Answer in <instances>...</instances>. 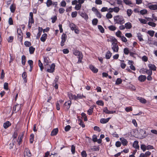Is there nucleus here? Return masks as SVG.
<instances>
[{"label":"nucleus","mask_w":157,"mask_h":157,"mask_svg":"<svg viewBox=\"0 0 157 157\" xmlns=\"http://www.w3.org/2000/svg\"><path fill=\"white\" fill-rule=\"evenodd\" d=\"M73 54L77 56V58L78 59V60L77 62L78 63H82V59L83 58V55L82 53L79 51L77 50H75L73 51Z\"/></svg>","instance_id":"obj_2"},{"label":"nucleus","mask_w":157,"mask_h":157,"mask_svg":"<svg viewBox=\"0 0 157 157\" xmlns=\"http://www.w3.org/2000/svg\"><path fill=\"white\" fill-rule=\"evenodd\" d=\"M115 24L121 25L125 23L123 17L121 15H117L113 17Z\"/></svg>","instance_id":"obj_1"},{"label":"nucleus","mask_w":157,"mask_h":157,"mask_svg":"<svg viewBox=\"0 0 157 157\" xmlns=\"http://www.w3.org/2000/svg\"><path fill=\"white\" fill-rule=\"evenodd\" d=\"M112 53L110 51L108 50L106 52L105 54V58L107 59H110L112 56Z\"/></svg>","instance_id":"obj_28"},{"label":"nucleus","mask_w":157,"mask_h":157,"mask_svg":"<svg viewBox=\"0 0 157 157\" xmlns=\"http://www.w3.org/2000/svg\"><path fill=\"white\" fill-rule=\"evenodd\" d=\"M137 37L140 41H142L144 40L142 37V35L141 34V33L138 34Z\"/></svg>","instance_id":"obj_39"},{"label":"nucleus","mask_w":157,"mask_h":157,"mask_svg":"<svg viewBox=\"0 0 157 157\" xmlns=\"http://www.w3.org/2000/svg\"><path fill=\"white\" fill-rule=\"evenodd\" d=\"M137 99L139 100L140 102L143 104H145L147 102L146 100L144 98L138 97Z\"/></svg>","instance_id":"obj_29"},{"label":"nucleus","mask_w":157,"mask_h":157,"mask_svg":"<svg viewBox=\"0 0 157 157\" xmlns=\"http://www.w3.org/2000/svg\"><path fill=\"white\" fill-rule=\"evenodd\" d=\"M132 13V10L130 9H128L127 11V14L128 17H130Z\"/></svg>","instance_id":"obj_40"},{"label":"nucleus","mask_w":157,"mask_h":157,"mask_svg":"<svg viewBox=\"0 0 157 157\" xmlns=\"http://www.w3.org/2000/svg\"><path fill=\"white\" fill-rule=\"evenodd\" d=\"M98 28L101 33H103L104 32V29L101 25H98Z\"/></svg>","instance_id":"obj_42"},{"label":"nucleus","mask_w":157,"mask_h":157,"mask_svg":"<svg viewBox=\"0 0 157 157\" xmlns=\"http://www.w3.org/2000/svg\"><path fill=\"white\" fill-rule=\"evenodd\" d=\"M94 109L90 107V109L87 110V113L89 115H91L93 112Z\"/></svg>","instance_id":"obj_47"},{"label":"nucleus","mask_w":157,"mask_h":157,"mask_svg":"<svg viewBox=\"0 0 157 157\" xmlns=\"http://www.w3.org/2000/svg\"><path fill=\"white\" fill-rule=\"evenodd\" d=\"M78 121H80L79 124L83 128L85 127V125L83 122L82 120L79 119L78 120Z\"/></svg>","instance_id":"obj_58"},{"label":"nucleus","mask_w":157,"mask_h":157,"mask_svg":"<svg viewBox=\"0 0 157 157\" xmlns=\"http://www.w3.org/2000/svg\"><path fill=\"white\" fill-rule=\"evenodd\" d=\"M5 73L4 71V70L3 69L2 70V72L1 75L0 79H3L5 77Z\"/></svg>","instance_id":"obj_49"},{"label":"nucleus","mask_w":157,"mask_h":157,"mask_svg":"<svg viewBox=\"0 0 157 157\" xmlns=\"http://www.w3.org/2000/svg\"><path fill=\"white\" fill-rule=\"evenodd\" d=\"M106 18L108 19H110L113 17L112 15L109 13L106 14Z\"/></svg>","instance_id":"obj_64"},{"label":"nucleus","mask_w":157,"mask_h":157,"mask_svg":"<svg viewBox=\"0 0 157 157\" xmlns=\"http://www.w3.org/2000/svg\"><path fill=\"white\" fill-rule=\"evenodd\" d=\"M47 35L46 33L43 34L40 38V40L43 42H45L47 39Z\"/></svg>","instance_id":"obj_23"},{"label":"nucleus","mask_w":157,"mask_h":157,"mask_svg":"<svg viewBox=\"0 0 157 157\" xmlns=\"http://www.w3.org/2000/svg\"><path fill=\"white\" fill-rule=\"evenodd\" d=\"M81 16L85 19H88V15L86 13H84L82 14V15Z\"/></svg>","instance_id":"obj_63"},{"label":"nucleus","mask_w":157,"mask_h":157,"mask_svg":"<svg viewBox=\"0 0 157 157\" xmlns=\"http://www.w3.org/2000/svg\"><path fill=\"white\" fill-rule=\"evenodd\" d=\"M147 24L152 27H155L156 25V24L152 22H149L147 23Z\"/></svg>","instance_id":"obj_55"},{"label":"nucleus","mask_w":157,"mask_h":157,"mask_svg":"<svg viewBox=\"0 0 157 157\" xmlns=\"http://www.w3.org/2000/svg\"><path fill=\"white\" fill-rule=\"evenodd\" d=\"M38 66L40 67L41 71H42L44 69V67L40 60H38Z\"/></svg>","instance_id":"obj_37"},{"label":"nucleus","mask_w":157,"mask_h":157,"mask_svg":"<svg viewBox=\"0 0 157 157\" xmlns=\"http://www.w3.org/2000/svg\"><path fill=\"white\" fill-rule=\"evenodd\" d=\"M46 3L47 7H49L52 6L53 4V2L52 0H47Z\"/></svg>","instance_id":"obj_34"},{"label":"nucleus","mask_w":157,"mask_h":157,"mask_svg":"<svg viewBox=\"0 0 157 157\" xmlns=\"http://www.w3.org/2000/svg\"><path fill=\"white\" fill-rule=\"evenodd\" d=\"M77 15V12L75 11L72 12L71 16L72 18L75 17Z\"/></svg>","instance_id":"obj_53"},{"label":"nucleus","mask_w":157,"mask_h":157,"mask_svg":"<svg viewBox=\"0 0 157 157\" xmlns=\"http://www.w3.org/2000/svg\"><path fill=\"white\" fill-rule=\"evenodd\" d=\"M89 68L94 73H97L98 71V69L92 64L89 65Z\"/></svg>","instance_id":"obj_12"},{"label":"nucleus","mask_w":157,"mask_h":157,"mask_svg":"<svg viewBox=\"0 0 157 157\" xmlns=\"http://www.w3.org/2000/svg\"><path fill=\"white\" fill-rule=\"evenodd\" d=\"M122 80L121 78H117L116 82L115 84L117 85H118L121 83Z\"/></svg>","instance_id":"obj_48"},{"label":"nucleus","mask_w":157,"mask_h":157,"mask_svg":"<svg viewBox=\"0 0 157 157\" xmlns=\"http://www.w3.org/2000/svg\"><path fill=\"white\" fill-rule=\"evenodd\" d=\"M125 28L127 29H130L132 28V25L130 22H128L124 24Z\"/></svg>","instance_id":"obj_27"},{"label":"nucleus","mask_w":157,"mask_h":157,"mask_svg":"<svg viewBox=\"0 0 157 157\" xmlns=\"http://www.w3.org/2000/svg\"><path fill=\"white\" fill-rule=\"evenodd\" d=\"M49 58L48 57H44V62L46 63V65H48L49 63Z\"/></svg>","instance_id":"obj_59"},{"label":"nucleus","mask_w":157,"mask_h":157,"mask_svg":"<svg viewBox=\"0 0 157 157\" xmlns=\"http://www.w3.org/2000/svg\"><path fill=\"white\" fill-rule=\"evenodd\" d=\"M34 19H29V22L28 24V28L30 29L32 27V24H34Z\"/></svg>","instance_id":"obj_22"},{"label":"nucleus","mask_w":157,"mask_h":157,"mask_svg":"<svg viewBox=\"0 0 157 157\" xmlns=\"http://www.w3.org/2000/svg\"><path fill=\"white\" fill-rule=\"evenodd\" d=\"M148 66L149 68V69L151 70V71H155L156 70V67L154 64L151 63L149 64L148 65Z\"/></svg>","instance_id":"obj_14"},{"label":"nucleus","mask_w":157,"mask_h":157,"mask_svg":"<svg viewBox=\"0 0 157 157\" xmlns=\"http://www.w3.org/2000/svg\"><path fill=\"white\" fill-rule=\"evenodd\" d=\"M124 52L125 54L127 55L129 53V50L128 48H125L124 49Z\"/></svg>","instance_id":"obj_61"},{"label":"nucleus","mask_w":157,"mask_h":157,"mask_svg":"<svg viewBox=\"0 0 157 157\" xmlns=\"http://www.w3.org/2000/svg\"><path fill=\"white\" fill-rule=\"evenodd\" d=\"M139 132V133L141 134V136L142 137H145L146 136V132L144 129H140Z\"/></svg>","instance_id":"obj_15"},{"label":"nucleus","mask_w":157,"mask_h":157,"mask_svg":"<svg viewBox=\"0 0 157 157\" xmlns=\"http://www.w3.org/2000/svg\"><path fill=\"white\" fill-rule=\"evenodd\" d=\"M99 147L98 146H93L91 148V149L92 151H99Z\"/></svg>","instance_id":"obj_30"},{"label":"nucleus","mask_w":157,"mask_h":157,"mask_svg":"<svg viewBox=\"0 0 157 157\" xmlns=\"http://www.w3.org/2000/svg\"><path fill=\"white\" fill-rule=\"evenodd\" d=\"M24 155L25 157H30L31 156L30 150L28 148H26L25 149L24 152Z\"/></svg>","instance_id":"obj_6"},{"label":"nucleus","mask_w":157,"mask_h":157,"mask_svg":"<svg viewBox=\"0 0 157 157\" xmlns=\"http://www.w3.org/2000/svg\"><path fill=\"white\" fill-rule=\"evenodd\" d=\"M4 89L6 90H8V84L7 82H5L4 84Z\"/></svg>","instance_id":"obj_60"},{"label":"nucleus","mask_w":157,"mask_h":157,"mask_svg":"<svg viewBox=\"0 0 157 157\" xmlns=\"http://www.w3.org/2000/svg\"><path fill=\"white\" fill-rule=\"evenodd\" d=\"M71 103V101L70 100H69L65 102L63 106L67 110H68L70 108Z\"/></svg>","instance_id":"obj_8"},{"label":"nucleus","mask_w":157,"mask_h":157,"mask_svg":"<svg viewBox=\"0 0 157 157\" xmlns=\"http://www.w3.org/2000/svg\"><path fill=\"white\" fill-rule=\"evenodd\" d=\"M140 148L143 151H145L147 149V146L144 144H142L140 145Z\"/></svg>","instance_id":"obj_45"},{"label":"nucleus","mask_w":157,"mask_h":157,"mask_svg":"<svg viewBox=\"0 0 157 157\" xmlns=\"http://www.w3.org/2000/svg\"><path fill=\"white\" fill-rule=\"evenodd\" d=\"M82 7V5H80V4H76L75 7V10H80Z\"/></svg>","instance_id":"obj_43"},{"label":"nucleus","mask_w":157,"mask_h":157,"mask_svg":"<svg viewBox=\"0 0 157 157\" xmlns=\"http://www.w3.org/2000/svg\"><path fill=\"white\" fill-rule=\"evenodd\" d=\"M55 63L52 64L50 66V68L47 69V71L50 73L53 72L55 70Z\"/></svg>","instance_id":"obj_10"},{"label":"nucleus","mask_w":157,"mask_h":157,"mask_svg":"<svg viewBox=\"0 0 157 157\" xmlns=\"http://www.w3.org/2000/svg\"><path fill=\"white\" fill-rule=\"evenodd\" d=\"M120 140L121 142V143L124 146L127 145L128 142L127 140L124 138H120Z\"/></svg>","instance_id":"obj_16"},{"label":"nucleus","mask_w":157,"mask_h":157,"mask_svg":"<svg viewBox=\"0 0 157 157\" xmlns=\"http://www.w3.org/2000/svg\"><path fill=\"white\" fill-rule=\"evenodd\" d=\"M11 125V123L9 121H7L4 123L3 126L4 128L7 129Z\"/></svg>","instance_id":"obj_17"},{"label":"nucleus","mask_w":157,"mask_h":157,"mask_svg":"<svg viewBox=\"0 0 157 157\" xmlns=\"http://www.w3.org/2000/svg\"><path fill=\"white\" fill-rule=\"evenodd\" d=\"M17 32L18 34V36H23V33L22 32L20 28H18L17 29Z\"/></svg>","instance_id":"obj_33"},{"label":"nucleus","mask_w":157,"mask_h":157,"mask_svg":"<svg viewBox=\"0 0 157 157\" xmlns=\"http://www.w3.org/2000/svg\"><path fill=\"white\" fill-rule=\"evenodd\" d=\"M22 77L24 79V82L26 83L27 81V73L25 72H24L22 74Z\"/></svg>","instance_id":"obj_26"},{"label":"nucleus","mask_w":157,"mask_h":157,"mask_svg":"<svg viewBox=\"0 0 157 157\" xmlns=\"http://www.w3.org/2000/svg\"><path fill=\"white\" fill-rule=\"evenodd\" d=\"M67 96L69 98V100H77V97L75 95L72 94L71 92L67 93Z\"/></svg>","instance_id":"obj_7"},{"label":"nucleus","mask_w":157,"mask_h":157,"mask_svg":"<svg viewBox=\"0 0 157 157\" xmlns=\"http://www.w3.org/2000/svg\"><path fill=\"white\" fill-rule=\"evenodd\" d=\"M71 151L72 154L74 155L75 152V147L73 145L71 146Z\"/></svg>","instance_id":"obj_36"},{"label":"nucleus","mask_w":157,"mask_h":157,"mask_svg":"<svg viewBox=\"0 0 157 157\" xmlns=\"http://www.w3.org/2000/svg\"><path fill=\"white\" fill-rule=\"evenodd\" d=\"M34 135L33 133L30 134L29 137V142L30 144L33 143L34 141Z\"/></svg>","instance_id":"obj_32"},{"label":"nucleus","mask_w":157,"mask_h":157,"mask_svg":"<svg viewBox=\"0 0 157 157\" xmlns=\"http://www.w3.org/2000/svg\"><path fill=\"white\" fill-rule=\"evenodd\" d=\"M24 132H22L19 135L18 138L17 142L18 144L20 145L22 143V140L23 138Z\"/></svg>","instance_id":"obj_9"},{"label":"nucleus","mask_w":157,"mask_h":157,"mask_svg":"<svg viewBox=\"0 0 157 157\" xmlns=\"http://www.w3.org/2000/svg\"><path fill=\"white\" fill-rule=\"evenodd\" d=\"M58 131L59 130L58 128L54 129L51 132V136H55L58 133Z\"/></svg>","instance_id":"obj_21"},{"label":"nucleus","mask_w":157,"mask_h":157,"mask_svg":"<svg viewBox=\"0 0 157 157\" xmlns=\"http://www.w3.org/2000/svg\"><path fill=\"white\" fill-rule=\"evenodd\" d=\"M108 28L109 30L112 31L115 30L117 29L116 27L113 25H111L109 26Z\"/></svg>","instance_id":"obj_44"},{"label":"nucleus","mask_w":157,"mask_h":157,"mask_svg":"<svg viewBox=\"0 0 157 157\" xmlns=\"http://www.w3.org/2000/svg\"><path fill=\"white\" fill-rule=\"evenodd\" d=\"M67 38V35L64 33H63L61 36V41L60 43V45L63 47L64 45V43L66 41Z\"/></svg>","instance_id":"obj_5"},{"label":"nucleus","mask_w":157,"mask_h":157,"mask_svg":"<svg viewBox=\"0 0 157 157\" xmlns=\"http://www.w3.org/2000/svg\"><path fill=\"white\" fill-rule=\"evenodd\" d=\"M110 118L109 117L106 119L101 118L100 119V122L101 123L105 124L107 123L109 121Z\"/></svg>","instance_id":"obj_24"},{"label":"nucleus","mask_w":157,"mask_h":157,"mask_svg":"<svg viewBox=\"0 0 157 157\" xmlns=\"http://www.w3.org/2000/svg\"><path fill=\"white\" fill-rule=\"evenodd\" d=\"M76 96L77 97V100L78 99H82L83 97L84 98H86L85 96L81 94H78L77 95H76Z\"/></svg>","instance_id":"obj_41"},{"label":"nucleus","mask_w":157,"mask_h":157,"mask_svg":"<svg viewBox=\"0 0 157 157\" xmlns=\"http://www.w3.org/2000/svg\"><path fill=\"white\" fill-rule=\"evenodd\" d=\"M96 103L98 105L103 106L104 105V103L102 100H98L96 102Z\"/></svg>","instance_id":"obj_38"},{"label":"nucleus","mask_w":157,"mask_h":157,"mask_svg":"<svg viewBox=\"0 0 157 157\" xmlns=\"http://www.w3.org/2000/svg\"><path fill=\"white\" fill-rule=\"evenodd\" d=\"M29 52L30 54H33L35 50V49L33 46H30L29 48Z\"/></svg>","instance_id":"obj_35"},{"label":"nucleus","mask_w":157,"mask_h":157,"mask_svg":"<svg viewBox=\"0 0 157 157\" xmlns=\"http://www.w3.org/2000/svg\"><path fill=\"white\" fill-rule=\"evenodd\" d=\"M139 142L137 140L135 141L132 144V147L136 149L139 150L140 147L138 144Z\"/></svg>","instance_id":"obj_19"},{"label":"nucleus","mask_w":157,"mask_h":157,"mask_svg":"<svg viewBox=\"0 0 157 157\" xmlns=\"http://www.w3.org/2000/svg\"><path fill=\"white\" fill-rule=\"evenodd\" d=\"M58 80L56 78L53 83V85L56 89H58Z\"/></svg>","instance_id":"obj_20"},{"label":"nucleus","mask_w":157,"mask_h":157,"mask_svg":"<svg viewBox=\"0 0 157 157\" xmlns=\"http://www.w3.org/2000/svg\"><path fill=\"white\" fill-rule=\"evenodd\" d=\"M103 111L106 114H113L116 112V111H109L108 110L107 107H105L103 110Z\"/></svg>","instance_id":"obj_11"},{"label":"nucleus","mask_w":157,"mask_h":157,"mask_svg":"<svg viewBox=\"0 0 157 157\" xmlns=\"http://www.w3.org/2000/svg\"><path fill=\"white\" fill-rule=\"evenodd\" d=\"M125 110L127 112H129L130 111H132V106L126 107L125 109Z\"/></svg>","instance_id":"obj_57"},{"label":"nucleus","mask_w":157,"mask_h":157,"mask_svg":"<svg viewBox=\"0 0 157 157\" xmlns=\"http://www.w3.org/2000/svg\"><path fill=\"white\" fill-rule=\"evenodd\" d=\"M26 62V57L25 55H23L21 57V63L23 65H25Z\"/></svg>","instance_id":"obj_31"},{"label":"nucleus","mask_w":157,"mask_h":157,"mask_svg":"<svg viewBox=\"0 0 157 157\" xmlns=\"http://www.w3.org/2000/svg\"><path fill=\"white\" fill-rule=\"evenodd\" d=\"M69 27L71 29L72 31H74L77 34H78L79 33V31L78 29L77 28V26L73 23H71L69 25Z\"/></svg>","instance_id":"obj_4"},{"label":"nucleus","mask_w":157,"mask_h":157,"mask_svg":"<svg viewBox=\"0 0 157 157\" xmlns=\"http://www.w3.org/2000/svg\"><path fill=\"white\" fill-rule=\"evenodd\" d=\"M24 45L26 47H29L31 45V43L30 42L26 41L24 42Z\"/></svg>","instance_id":"obj_50"},{"label":"nucleus","mask_w":157,"mask_h":157,"mask_svg":"<svg viewBox=\"0 0 157 157\" xmlns=\"http://www.w3.org/2000/svg\"><path fill=\"white\" fill-rule=\"evenodd\" d=\"M147 33L151 37H152L153 36L154 33L155 31L153 30H149L147 32Z\"/></svg>","instance_id":"obj_46"},{"label":"nucleus","mask_w":157,"mask_h":157,"mask_svg":"<svg viewBox=\"0 0 157 157\" xmlns=\"http://www.w3.org/2000/svg\"><path fill=\"white\" fill-rule=\"evenodd\" d=\"M138 80L141 82H144L146 79V76L144 75H141L139 76Z\"/></svg>","instance_id":"obj_13"},{"label":"nucleus","mask_w":157,"mask_h":157,"mask_svg":"<svg viewBox=\"0 0 157 157\" xmlns=\"http://www.w3.org/2000/svg\"><path fill=\"white\" fill-rule=\"evenodd\" d=\"M98 22V20L97 18L94 19L92 21V23L93 25H96Z\"/></svg>","instance_id":"obj_51"},{"label":"nucleus","mask_w":157,"mask_h":157,"mask_svg":"<svg viewBox=\"0 0 157 157\" xmlns=\"http://www.w3.org/2000/svg\"><path fill=\"white\" fill-rule=\"evenodd\" d=\"M146 73L148 75H152V71L151 70L147 69L146 70Z\"/></svg>","instance_id":"obj_52"},{"label":"nucleus","mask_w":157,"mask_h":157,"mask_svg":"<svg viewBox=\"0 0 157 157\" xmlns=\"http://www.w3.org/2000/svg\"><path fill=\"white\" fill-rule=\"evenodd\" d=\"M81 154L82 157H86L87 156V154L85 151H83Z\"/></svg>","instance_id":"obj_54"},{"label":"nucleus","mask_w":157,"mask_h":157,"mask_svg":"<svg viewBox=\"0 0 157 157\" xmlns=\"http://www.w3.org/2000/svg\"><path fill=\"white\" fill-rule=\"evenodd\" d=\"M113 42L112 44V49L113 52H117L119 50V47L117 44V40L115 38L112 40Z\"/></svg>","instance_id":"obj_3"},{"label":"nucleus","mask_w":157,"mask_h":157,"mask_svg":"<svg viewBox=\"0 0 157 157\" xmlns=\"http://www.w3.org/2000/svg\"><path fill=\"white\" fill-rule=\"evenodd\" d=\"M60 6L62 7H65L66 5V3L64 0H63L60 3Z\"/></svg>","instance_id":"obj_62"},{"label":"nucleus","mask_w":157,"mask_h":157,"mask_svg":"<svg viewBox=\"0 0 157 157\" xmlns=\"http://www.w3.org/2000/svg\"><path fill=\"white\" fill-rule=\"evenodd\" d=\"M16 6L14 4H12L10 7V11L12 13H14L16 9Z\"/></svg>","instance_id":"obj_25"},{"label":"nucleus","mask_w":157,"mask_h":157,"mask_svg":"<svg viewBox=\"0 0 157 157\" xmlns=\"http://www.w3.org/2000/svg\"><path fill=\"white\" fill-rule=\"evenodd\" d=\"M140 13L142 15L145 14L147 13V10L146 9H143L140 11Z\"/></svg>","instance_id":"obj_56"},{"label":"nucleus","mask_w":157,"mask_h":157,"mask_svg":"<svg viewBox=\"0 0 157 157\" xmlns=\"http://www.w3.org/2000/svg\"><path fill=\"white\" fill-rule=\"evenodd\" d=\"M148 8L151 10H157V5H148Z\"/></svg>","instance_id":"obj_18"}]
</instances>
